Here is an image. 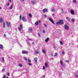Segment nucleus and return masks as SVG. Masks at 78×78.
I'll return each instance as SVG.
<instances>
[{"mask_svg": "<svg viewBox=\"0 0 78 78\" xmlns=\"http://www.w3.org/2000/svg\"><path fill=\"white\" fill-rule=\"evenodd\" d=\"M24 2V0H22Z\"/></svg>", "mask_w": 78, "mask_h": 78, "instance_id": "64", "label": "nucleus"}, {"mask_svg": "<svg viewBox=\"0 0 78 78\" xmlns=\"http://www.w3.org/2000/svg\"><path fill=\"white\" fill-rule=\"evenodd\" d=\"M43 12H44V13H45V12H48V10L47 9H44L43 10Z\"/></svg>", "mask_w": 78, "mask_h": 78, "instance_id": "6", "label": "nucleus"}, {"mask_svg": "<svg viewBox=\"0 0 78 78\" xmlns=\"http://www.w3.org/2000/svg\"><path fill=\"white\" fill-rule=\"evenodd\" d=\"M66 19H67V20H68L69 21H70V19L69 17H66Z\"/></svg>", "mask_w": 78, "mask_h": 78, "instance_id": "20", "label": "nucleus"}, {"mask_svg": "<svg viewBox=\"0 0 78 78\" xmlns=\"http://www.w3.org/2000/svg\"><path fill=\"white\" fill-rule=\"evenodd\" d=\"M20 19H22V16H20Z\"/></svg>", "mask_w": 78, "mask_h": 78, "instance_id": "54", "label": "nucleus"}, {"mask_svg": "<svg viewBox=\"0 0 78 78\" xmlns=\"http://www.w3.org/2000/svg\"><path fill=\"white\" fill-rule=\"evenodd\" d=\"M23 30H21L20 31V33L21 34H22V33H23Z\"/></svg>", "mask_w": 78, "mask_h": 78, "instance_id": "30", "label": "nucleus"}, {"mask_svg": "<svg viewBox=\"0 0 78 78\" xmlns=\"http://www.w3.org/2000/svg\"><path fill=\"white\" fill-rule=\"evenodd\" d=\"M3 27L4 28H5V23H4L3 24Z\"/></svg>", "mask_w": 78, "mask_h": 78, "instance_id": "26", "label": "nucleus"}, {"mask_svg": "<svg viewBox=\"0 0 78 78\" xmlns=\"http://www.w3.org/2000/svg\"><path fill=\"white\" fill-rule=\"evenodd\" d=\"M2 72H4L5 71V68H3L2 70Z\"/></svg>", "mask_w": 78, "mask_h": 78, "instance_id": "42", "label": "nucleus"}, {"mask_svg": "<svg viewBox=\"0 0 78 78\" xmlns=\"http://www.w3.org/2000/svg\"><path fill=\"white\" fill-rule=\"evenodd\" d=\"M44 17H47V15H44Z\"/></svg>", "mask_w": 78, "mask_h": 78, "instance_id": "49", "label": "nucleus"}, {"mask_svg": "<svg viewBox=\"0 0 78 78\" xmlns=\"http://www.w3.org/2000/svg\"><path fill=\"white\" fill-rule=\"evenodd\" d=\"M38 36H41V34H40L39 33L38 34Z\"/></svg>", "mask_w": 78, "mask_h": 78, "instance_id": "52", "label": "nucleus"}, {"mask_svg": "<svg viewBox=\"0 0 78 78\" xmlns=\"http://www.w3.org/2000/svg\"><path fill=\"white\" fill-rule=\"evenodd\" d=\"M51 56H53V54H51Z\"/></svg>", "mask_w": 78, "mask_h": 78, "instance_id": "58", "label": "nucleus"}, {"mask_svg": "<svg viewBox=\"0 0 78 78\" xmlns=\"http://www.w3.org/2000/svg\"><path fill=\"white\" fill-rule=\"evenodd\" d=\"M23 59H24V60H25L26 61H27V59L25 57H24Z\"/></svg>", "mask_w": 78, "mask_h": 78, "instance_id": "37", "label": "nucleus"}, {"mask_svg": "<svg viewBox=\"0 0 78 78\" xmlns=\"http://www.w3.org/2000/svg\"><path fill=\"white\" fill-rule=\"evenodd\" d=\"M64 28L65 30H69V26H67V25H65L64 26Z\"/></svg>", "mask_w": 78, "mask_h": 78, "instance_id": "2", "label": "nucleus"}, {"mask_svg": "<svg viewBox=\"0 0 78 78\" xmlns=\"http://www.w3.org/2000/svg\"><path fill=\"white\" fill-rule=\"evenodd\" d=\"M27 45H30V42H27Z\"/></svg>", "mask_w": 78, "mask_h": 78, "instance_id": "31", "label": "nucleus"}, {"mask_svg": "<svg viewBox=\"0 0 78 78\" xmlns=\"http://www.w3.org/2000/svg\"><path fill=\"white\" fill-rule=\"evenodd\" d=\"M66 62L68 63L69 62V60H66Z\"/></svg>", "mask_w": 78, "mask_h": 78, "instance_id": "43", "label": "nucleus"}, {"mask_svg": "<svg viewBox=\"0 0 78 78\" xmlns=\"http://www.w3.org/2000/svg\"><path fill=\"white\" fill-rule=\"evenodd\" d=\"M19 66L21 67H22L23 66H22V65L20 64H19Z\"/></svg>", "mask_w": 78, "mask_h": 78, "instance_id": "28", "label": "nucleus"}, {"mask_svg": "<svg viewBox=\"0 0 78 78\" xmlns=\"http://www.w3.org/2000/svg\"><path fill=\"white\" fill-rule=\"evenodd\" d=\"M29 17H31V18L32 17V15L30 13L29 14Z\"/></svg>", "mask_w": 78, "mask_h": 78, "instance_id": "25", "label": "nucleus"}, {"mask_svg": "<svg viewBox=\"0 0 78 78\" xmlns=\"http://www.w3.org/2000/svg\"><path fill=\"white\" fill-rule=\"evenodd\" d=\"M62 55H64V54H65V52H64V51H62Z\"/></svg>", "mask_w": 78, "mask_h": 78, "instance_id": "45", "label": "nucleus"}, {"mask_svg": "<svg viewBox=\"0 0 78 78\" xmlns=\"http://www.w3.org/2000/svg\"><path fill=\"white\" fill-rule=\"evenodd\" d=\"M53 58H51V59H53Z\"/></svg>", "mask_w": 78, "mask_h": 78, "instance_id": "62", "label": "nucleus"}, {"mask_svg": "<svg viewBox=\"0 0 78 78\" xmlns=\"http://www.w3.org/2000/svg\"><path fill=\"white\" fill-rule=\"evenodd\" d=\"M22 20L23 21V22H27V20H26V19H25V18L24 16H23L22 17Z\"/></svg>", "mask_w": 78, "mask_h": 78, "instance_id": "9", "label": "nucleus"}, {"mask_svg": "<svg viewBox=\"0 0 78 78\" xmlns=\"http://www.w3.org/2000/svg\"><path fill=\"white\" fill-rule=\"evenodd\" d=\"M33 28L31 27H29V29H28V32L30 33H31L32 31H33Z\"/></svg>", "mask_w": 78, "mask_h": 78, "instance_id": "3", "label": "nucleus"}, {"mask_svg": "<svg viewBox=\"0 0 78 78\" xmlns=\"http://www.w3.org/2000/svg\"><path fill=\"white\" fill-rule=\"evenodd\" d=\"M3 78H6V76L5 75H4L2 77Z\"/></svg>", "mask_w": 78, "mask_h": 78, "instance_id": "39", "label": "nucleus"}, {"mask_svg": "<svg viewBox=\"0 0 78 78\" xmlns=\"http://www.w3.org/2000/svg\"><path fill=\"white\" fill-rule=\"evenodd\" d=\"M0 9H2V7H0Z\"/></svg>", "mask_w": 78, "mask_h": 78, "instance_id": "61", "label": "nucleus"}, {"mask_svg": "<svg viewBox=\"0 0 78 78\" xmlns=\"http://www.w3.org/2000/svg\"><path fill=\"white\" fill-rule=\"evenodd\" d=\"M49 20L53 24H55V23L53 22V20L51 18H49Z\"/></svg>", "mask_w": 78, "mask_h": 78, "instance_id": "7", "label": "nucleus"}, {"mask_svg": "<svg viewBox=\"0 0 78 78\" xmlns=\"http://www.w3.org/2000/svg\"><path fill=\"white\" fill-rule=\"evenodd\" d=\"M32 45H34V42H33L32 43Z\"/></svg>", "mask_w": 78, "mask_h": 78, "instance_id": "55", "label": "nucleus"}, {"mask_svg": "<svg viewBox=\"0 0 78 78\" xmlns=\"http://www.w3.org/2000/svg\"><path fill=\"white\" fill-rule=\"evenodd\" d=\"M7 6H9V3H8L7 4Z\"/></svg>", "mask_w": 78, "mask_h": 78, "instance_id": "53", "label": "nucleus"}, {"mask_svg": "<svg viewBox=\"0 0 78 78\" xmlns=\"http://www.w3.org/2000/svg\"><path fill=\"white\" fill-rule=\"evenodd\" d=\"M70 13L71 14H72L73 15H74L75 13H74V11L73 9H72L71 10H70Z\"/></svg>", "mask_w": 78, "mask_h": 78, "instance_id": "8", "label": "nucleus"}, {"mask_svg": "<svg viewBox=\"0 0 78 78\" xmlns=\"http://www.w3.org/2000/svg\"><path fill=\"white\" fill-rule=\"evenodd\" d=\"M26 42H27H27H28V41H27V40H26Z\"/></svg>", "mask_w": 78, "mask_h": 78, "instance_id": "63", "label": "nucleus"}, {"mask_svg": "<svg viewBox=\"0 0 78 78\" xmlns=\"http://www.w3.org/2000/svg\"><path fill=\"white\" fill-rule=\"evenodd\" d=\"M28 65L29 66H31L32 65V64H31V63H29Z\"/></svg>", "mask_w": 78, "mask_h": 78, "instance_id": "44", "label": "nucleus"}, {"mask_svg": "<svg viewBox=\"0 0 78 78\" xmlns=\"http://www.w3.org/2000/svg\"><path fill=\"white\" fill-rule=\"evenodd\" d=\"M9 75H10L9 73H7V76H9Z\"/></svg>", "mask_w": 78, "mask_h": 78, "instance_id": "41", "label": "nucleus"}, {"mask_svg": "<svg viewBox=\"0 0 78 78\" xmlns=\"http://www.w3.org/2000/svg\"><path fill=\"white\" fill-rule=\"evenodd\" d=\"M72 22H75V20H74L73 19H72Z\"/></svg>", "mask_w": 78, "mask_h": 78, "instance_id": "32", "label": "nucleus"}, {"mask_svg": "<svg viewBox=\"0 0 78 78\" xmlns=\"http://www.w3.org/2000/svg\"><path fill=\"white\" fill-rule=\"evenodd\" d=\"M18 44H19V45H20V47H22V46L20 44V43H19Z\"/></svg>", "mask_w": 78, "mask_h": 78, "instance_id": "47", "label": "nucleus"}, {"mask_svg": "<svg viewBox=\"0 0 78 78\" xmlns=\"http://www.w3.org/2000/svg\"><path fill=\"white\" fill-rule=\"evenodd\" d=\"M42 51L43 53H44V54H45V53H46L45 51V50H44V49H42Z\"/></svg>", "mask_w": 78, "mask_h": 78, "instance_id": "19", "label": "nucleus"}, {"mask_svg": "<svg viewBox=\"0 0 78 78\" xmlns=\"http://www.w3.org/2000/svg\"><path fill=\"white\" fill-rule=\"evenodd\" d=\"M43 70H45V66H43Z\"/></svg>", "mask_w": 78, "mask_h": 78, "instance_id": "33", "label": "nucleus"}, {"mask_svg": "<svg viewBox=\"0 0 78 78\" xmlns=\"http://www.w3.org/2000/svg\"><path fill=\"white\" fill-rule=\"evenodd\" d=\"M45 76H43L42 77V78H45Z\"/></svg>", "mask_w": 78, "mask_h": 78, "instance_id": "51", "label": "nucleus"}, {"mask_svg": "<svg viewBox=\"0 0 78 78\" xmlns=\"http://www.w3.org/2000/svg\"><path fill=\"white\" fill-rule=\"evenodd\" d=\"M44 26L45 27H47V25H46V24L45 23H44Z\"/></svg>", "mask_w": 78, "mask_h": 78, "instance_id": "34", "label": "nucleus"}, {"mask_svg": "<svg viewBox=\"0 0 78 78\" xmlns=\"http://www.w3.org/2000/svg\"><path fill=\"white\" fill-rule=\"evenodd\" d=\"M38 22H39V23H40L41 22V20H39Z\"/></svg>", "mask_w": 78, "mask_h": 78, "instance_id": "57", "label": "nucleus"}, {"mask_svg": "<svg viewBox=\"0 0 78 78\" xmlns=\"http://www.w3.org/2000/svg\"><path fill=\"white\" fill-rule=\"evenodd\" d=\"M20 26L22 30L23 29V25L22 24H20Z\"/></svg>", "mask_w": 78, "mask_h": 78, "instance_id": "15", "label": "nucleus"}, {"mask_svg": "<svg viewBox=\"0 0 78 78\" xmlns=\"http://www.w3.org/2000/svg\"><path fill=\"white\" fill-rule=\"evenodd\" d=\"M4 37H6V34H4Z\"/></svg>", "mask_w": 78, "mask_h": 78, "instance_id": "48", "label": "nucleus"}, {"mask_svg": "<svg viewBox=\"0 0 78 78\" xmlns=\"http://www.w3.org/2000/svg\"><path fill=\"white\" fill-rule=\"evenodd\" d=\"M73 3H76V0H74L73 1Z\"/></svg>", "mask_w": 78, "mask_h": 78, "instance_id": "38", "label": "nucleus"}, {"mask_svg": "<svg viewBox=\"0 0 78 78\" xmlns=\"http://www.w3.org/2000/svg\"><path fill=\"white\" fill-rule=\"evenodd\" d=\"M35 24L36 26H37V25H39V23H38V22L37 21L35 23Z\"/></svg>", "mask_w": 78, "mask_h": 78, "instance_id": "18", "label": "nucleus"}, {"mask_svg": "<svg viewBox=\"0 0 78 78\" xmlns=\"http://www.w3.org/2000/svg\"><path fill=\"white\" fill-rule=\"evenodd\" d=\"M8 33H9V34H11V31L8 32Z\"/></svg>", "mask_w": 78, "mask_h": 78, "instance_id": "40", "label": "nucleus"}, {"mask_svg": "<svg viewBox=\"0 0 78 78\" xmlns=\"http://www.w3.org/2000/svg\"><path fill=\"white\" fill-rule=\"evenodd\" d=\"M34 60L35 62H37V58L35 57L34 58Z\"/></svg>", "mask_w": 78, "mask_h": 78, "instance_id": "13", "label": "nucleus"}, {"mask_svg": "<svg viewBox=\"0 0 78 78\" xmlns=\"http://www.w3.org/2000/svg\"><path fill=\"white\" fill-rule=\"evenodd\" d=\"M0 22L1 23H3V18L2 17L0 19Z\"/></svg>", "mask_w": 78, "mask_h": 78, "instance_id": "10", "label": "nucleus"}, {"mask_svg": "<svg viewBox=\"0 0 78 78\" xmlns=\"http://www.w3.org/2000/svg\"><path fill=\"white\" fill-rule=\"evenodd\" d=\"M13 7V5L12 4L10 7H9V9H12V8Z\"/></svg>", "mask_w": 78, "mask_h": 78, "instance_id": "12", "label": "nucleus"}, {"mask_svg": "<svg viewBox=\"0 0 78 78\" xmlns=\"http://www.w3.org/2000/svg\"><path fill=\"white\" fill-rule=\"evenodd\" d=\"M28 62H29V63H31V60L28 59Z\"/></svg>", "mask_w": 78, "mask_h": 78, "instance_id": "22", "label": "nucleus"}, {"mask_svg": "<svg viewBox=\"0 0 78 78\" xmlns=\"http://www.w3.org/2000/svg\"><path fill=\"white\" fill-rule=\"evenodd\" d=\"M18 30H19V31H21V29L19 27H18Z\"/></svg>", "mask_w": 78, "mask_h": 78, "instance_id": "35", "label": "nucleus"}, {"mask_svg": "<svg viewBox=\"0 0 78 78\" xmlns=\"http://www.w3.org/2000/svg\"><path fill=\"white\" fill-rule=\"evenodd\" d=\"M35 53H36V54H39V51H35Z\"/></svg>", "mask_w": 78, "mask_h": 78, "instance_id": "23", "label": "nucleus"}, {"mask_svg": "<svg viewBox=\"0 0 78 78\" xmlns=\"http://www.w3.org/2000/svg\"><path fill=\"white\" fill-rule=\"evenodd\" d=\"M45 67H47L48 66V63L47 62H46L45 63Z\"/></svg>", "mask_w": 78, "mask_h": 78, "instance_id": "17", "label": "nucleus"}, {"mask_svg": "<svg viewBox=\"0 0 78 78\" xmlns=\"http://www.w3.org/2000/svg\"><path fill=\"white\" fill-rule=\"evenodd\" d=\"M49 40V38L48 37L45 40V42H48Z\"/></svg>", "mask_w": 78, "mask_h": 78, "instance_id": "14", "label": "nucleus"}, {"mask_svg": "<svg viewBox=\"0 0 78 78\" xmlns=\"http://www.w3.org/2000/svg\"><path fill=\"white\" fill-rule=\"evenodd\" d=\"M58 56V54L57 53H56L55 54V56Z\"/></svg>", "mask_w": 78, "mask_h": 78, "instance_id": "36", "label": "nucleus"}, {"mask_svg": "<svg viewBox=\"0 0 78 78\" xmlns=\"http://www.w3.org/2000/svg\"><path fill=\"white\" fill-rule=\"evenodd\" d=\"M60 44H61V45H62V44H63V43H62V42L61 41H60Z\"/></svg>", "mask_w": 78, "mask_h": 78, "instance_id": "29", "label": "nucleus"}, {"mask_svg": "<svg viewBox=\"0 0 78 78\" xmlns=\"http://www.w3.org/2000/svg\"><path fill=\"white\" fill-rule=\"evenodd\" d=\"M51 11L52 12H55V10L54 9H51Z\"/></svg>", "mask_w": 78, "mask_h": 78, "instance_id": "24", "label": "nucleus"}, {"mask_svg": "<svg viewBox=\"0 0 78 78\" xmlns=\"http://www.w3.org/2000/svg\"><path fill=\"white\" fill-rule=\"evenodd\" d=\"M60 63L62 66H63V64H62V61L61 60H60Z\"/></svg>", "mask_w": 78, "mask_h": 78, "instance_id": "21", "label": "nucleus"}, {"mask_svg": "<svg viewBox=\"0 0 78 78\" xmlns=\"http://www.w3.org/2000/svg\"><path fill=\"white\" fill-rule=\"evenodd\" d=\"M2 60L3 61V62H5V59L4 58V57H3L2 58Z\"/></svg>", "mask_w": 78, "mask_h": 78, "instance_id": "27", "label": "nucleus"}, {"mask_svg": "<svg viewBox=\"0 0 78 78\" xmlns=\"http://www.w3.org/2000/svg\"><path fill=\"white\" fill-rule=\"evenodd\" d=\"M43 33H45V30H43Z\"/></svg>", "mask_w": 78, "mask_h": 78, "instance_id": "46", "label": "nucleus"}, {"mask_svg": "<svg viewBox=\"0 0 78 78\" xmlns=\"http://www.w3.org/2000/svg\"><path fill=\"white\" fill-rule=\"evenodd\" d=\"M22 53L23 54H27V53H28V51H26L23 50L22 51Z\"/></svg>", "mask_w": 78, "mask_h": 78, "instance_id": "5", "label": "nucleus"}, {"mask_svg": "<svg viewBox=\"0 0 78 78\" xmlns=\"http://www.w3.org/2000/svg\"><path fill=\"white\" fill-rule=\"evenodd\" d=\"M9 0V2H10V3H11L12 2L11 0Z\"/></svg>", "mask_w": 78, "mask_h": 78, "instance_id": "56", "label": "nucleus"}, {"mask_svg": "<svg viewBox=\"0 0 78 78\" xmlns=\"http://www.w3.org/2000/svg\"><path fill=\"white\" fill-rule=\"evenodd\" d=\"M52 16H55V14H53Z\"/></svg>", "mask_w": 78, "mask_h": 78, "instance_id": "60", "label": "nucleus"}, {"mask_svg": "<svg viewBox=\"0 0 78 78\" xmlns=\"http://www.w3.org/2000/svg\"><path fill=\"white\" fill-rule=\"evenodd\" d=\"M31 3H32V4H33V5L36 4V2L35 1H31Z\"/></svg>", "mask_w": 78, "mask_h": 78, "instance_id": "16", "label": "nucleus"}, {"mask_svg": "<svg viewBox=\"0 0 78 78\" xmlns=\"http://www.w3.org/2000/svg\"><path fill=\"white\" fill-rule=\"evenodd\" d=\"M56 24V25H63L64 24V21L63 20H60L58 21Z\"/></svg>", "mask_w": 78, "mask_h": 78, "instance_id": "1", "label": "nucleus"}, {"mask_svg": "<svg viewBox=\"0 0 78 78\" xmlns=\"http://www.w3.org/2000/svg\"><path fill=\"white\" fill-rule=\"evenodd\" d=\"M0 48L1 49H3V47L2 44H0Z\"/></svg>", "mask_w": 78, "mask_h": 78, "instance_id": "11", "label": "nucleus"}, {"mask_svg": "<svg viewBox=\"0 0 78 78\" xmlns=\"http://www.w3.org/2000/svg\"><path fill=\"white\" fill-rule=\"evenodd\" d=\"M76 77H78V75H76Z\"/></svg>", "mask_w": 78, "mask_h": 78, "instance_id": "59", "label": "nucleus"}, {"mask_svg": "<svg viewBox=\"0 0 78 78\" xmlns=\"http://www.w3.org/2000/svg\"><path fill=\"white\" fill-rule=\"evenodd\" d=\"M6 24H7V27H11V23H10V22H6Z\"/></svg>", "mask_w": 78, "mask_h": 78, "instance_id": "4", "label": "nucleus"}, {"mask_svg": "<svg viewBox=\"0 0 78 78\" xmlns=\"http://www.w3.org/2000/svg\"><path fill=\"white\" fill-rule=\"evenodd\" d=\"M28 41H33V40H32V39H29L28 40Z\"/></svg>", "mask_w": 78, "mask_h": 78, "instance_id": "50", "label": "nucleus"}]
</instances>
